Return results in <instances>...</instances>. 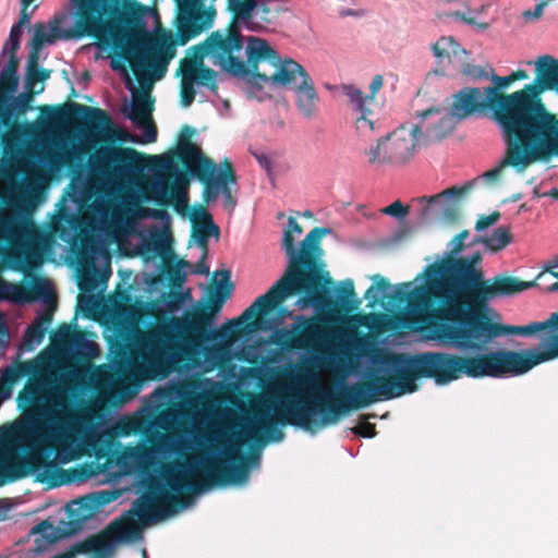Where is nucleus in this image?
I'll list each match as a JSON object with an SVG mask.
<instances>
[{"label":"nucleus","mask_w":558,"mask_h":558,"mask_svg":"<svg viewBox=\"0 0 558 558\" xmlns=\"http://www.w3.org/2000/svg\"><path fill=\"white\" fill-rule=\"evenodd\" d=\"M78 5L80 34H93L105 44H109L110 24L104 19L109 8V0H73Z\"/></svg>","instance_id":"18"},{"label":"nucleus","mask_w":558,"mask_h":558,"mask_svg":"<svg viewBox=\"0 0 558 558\" xmlns=\"http://www.w3.org/2000/svg\"><path fill=\"white\" fill-rule=\"evenodd\" d=\"M448 16L460 20L469 25L476 26L477 21L474 17L468 16L465 13L461 11H454L452 13H449Z\"/></svg>","instance_id":"59"},{"label":"nucleus","mask_w":558,"mask_h":558,"mask_svg":"<svg viewBox=\"0 0 558 558\" xmlns=\"http://www.w3.org/2000/svg\"><path fill=\"white\" fill-rule=\"evenodd\" d=\"M500 219V213L494 211L490 215L482 216L475 223V230L482 231L490 226H494Z\"/></svg>","instance_id":"49"},{"label":"nucleus","mask_w":558,"mask_h":558,"mask_svg":"<svg viewBox=\"0 0 558 558\" xmlns=\"http://www.w3.org/2000/svg\"><path fill=\"white\" fill-rule=\"evenodd\" d=\"M153 192L155 195L156 203L162 206L169 205L171 202V197L174 194L173 187H170L166 182L154 183Z\"/></svg>","instance_id":"43"},{"label":"nucleus","mask_w":558,"mask_h":558,"mask_svg":"<svg viewBox=\"0 0 558 558\" xmlns=\"http://www.w3.org/2000/svg\"><path fill=\"white\" fill-rule=\"evenodd\" d=\"M195 83L196 82H181L180 97L183 107H189L194 101L196 94L194 89Z\"/></svg>","instance_id":"47"},{"label":"nucleus","mask_w":558,"mask_h":558,"mask_svg":"<svg viewBox=\"0 0 558 558\" xmlns=\"http://www.w3.org/2000/svg\"><path fill=\"white\" fill-rule=\"evenodd\" d=\"M51 71L39 66V56L28 54L25 72V89L36 92V83H43L50 77Z\"/></svg>","instance_id":"35"},{"label":"nucleus","mask_w":558,"mask_h":558,"mask_svg":"<svg viewBox=\"0 0 558 558\" xmlns=\"http://www.w3.org/2000/svg\"><path fill=\"white\" fill-rule=\"evenodd\" d=\"M545 137V147L548 149V157L539 159L538 162H547L554 157H558V124L542 133ZM546 195L558 201V189H551Z\"/></svg>","instance_id":"37"},{"label":"nucleus","mask_w":558,"mask_h":558,"mask_svg":"<svg viewBox=\"0 0 558 558\" xmlns=\"http://www.w3.org/2000/svg\"><path fill=\"white\" fill-rule=\"evenodd\" d=\"M142 216L143 217H153L155 219H163L165 217H167V211L165 209L143 208Z\"/></svg>","instance_id":"60"},{"label":"nucleus","mask_w":558,"mask_h":558,"mask_svg":"<svg viewBox=\"0 0 558 558\" xmlns=\"http://www.w3.org/2000/svg\"><path fill=\"white\" fill-rule=\"evenodd\" d=\"M506 146L505 155L499 163L484 173L488 181L496 180L507 167L513 168L518 173L524 172L539 159L548 157L545 147V137L538 132L500 129Z\"/></svg>","instance_id":"11"},{"label":"nucleus","mask_w":558,"mask_h":558,"mask_svg":"<svg viewBox=\"0 0 558 558\" xmlns=\"http://www.w3.org/2000/svg\"><path fill=\"white\" fill-rule=\"evenodd\" d=\"M13 389L0 381V401L4 402L11 398Z\"/></svg>","instance_id":"62"},{"label":"nucleus","mask_w":558,"mask_h":558,"mask_svg":"<svg viewBox=\"0 0 558 558\" xmlns=\"http://www.w3.org/2000/svg\"><path fill=\"white\" fill-rule=\"evenodd\" d=\"M471 183H468L463 186H452L435 196H423L422 201L427 202L429 206L436 202L440 203V216L444 220L453 222L457 221L460 217L461 197L468 193V191L471 189Z\"/></svg>","instance_id":"27"},{"label":"nucleus","mask_w":558,"mask_h":558,"mask_svg":"<svg viewBox=\"0 0 558 558\" xmlns=\"http://www.w3.org/2000/svg\"><path fill=\"white\" fill-rule=\"evenodd\" d=\"M275 66V71L267 75V83L271 82L275 85L279 86H291L295 88L298 77L301 81H305L306 76H310L306 70L296 61L292 59L280 60L278 57V61L276 64H271Z\"/></svg>","instance_id":"28"},{"label":"nucleus","mask_w":558,"mask_h":558,"mask_svg":"<svg viewBox=\"0 0 558 558\" xmlns=\"http://www.w3.org/2000/svg\"><path fill=\"white\" fill-rule=\"evenodd\" d=\"M52 294L50 282L43 277H33L28 284L9 282L0 276V301L24 305L38 299L48 300Z\"/></svg>","instance_id":"19"},{"label":"nucleus","mask_w":558,"mask_h":558,"mask_svg":"<svg viewBox=\"0 0 558 558\" xmlns=\"http://www.w3.org/2000/svg\"><path fill=\"white\" fill-rule=\"evenodd\" d=\"M421 126L401 125L379 137L374 146L364 150L367 163L374 168L402 169L409 166L417 155L421 143Z\"/></svg>","instance_id":"10"},{"label":"nucleus","mask_w":558,"mask_h":558,"mask_svg":"<svg viewBox=\"0 0 558 558\" xmlns=\"http://www.w3.org/2000/svg\"><path fill=\"white\" fill-rule=\"evenodd\" d=\"M293 234H302L303 228L298 222V220L294 217H290L288 219V227H287Z\"/></svg>","instance_id":"61"},{"label":"nucleus","mask_w":558,"mask_h":558,"mask_svg":"<svg viewBox=\"0 0 558 558\" xmlns=\"http://www.w3.org/2000/svg\"><path fill=\"white\" fill-rule=\"evenodd\" d=\"M207 252H203L199 260L194 265V272L199 275H208L209 266L206 264Z\"/></svg>","instance_id":"57"},{"label":"nucleus","mask_w":558,"mask_h":558,"mask_svg":"<svg viewBox=\"0 0 558 558\" xmlns=\"http://www.w3.org/2000/svg\"><path fill=\"white\" fill-rule=\"evenodd\" d=\"M203 16L195 12H186L179 17L178 22V43L185 45L189 40L196 37L204 29Z\"/></svg>","instance_id":"33"},{"label":"nucleus","mask_w":558,"mask_h":558,"mask_svg":"<svg viewBox=\"0 0 558 558\" xmlns=\"http://www.w3.org/2000/svg\"><path fill=\"white\" fill-rule=\"evenodd\" d=\"M151 111L153 100L148 95L143 94L135 98L126 117L135 124L144 128V138L140 140L136 136H130V141L135 143H154L157 140V129L150 117Z\"/></svg>","instance_id":"26"},{"label":"nucleus","mask_w":558,"mask_h":558,"mask_svg":"<svg viewBox=\"0 0 558 558\" xmlns=\"http://www.w3.org/2000/svg\"><path fill=\"white\" fill-rule=\"evenodd\" d=\"M432 50L438 61L442 62L445 60H450L451 53L458 54L460 45L451 36L441 37L432 45Z\"/></svg>","instance_id":"39"},{"label":"nucleus","mask_w":558,"mask_h":558,"mask_svg":"<svg viewBox=\"0 0 558 558\" xmlns=\"http://www.w3.org/2000/svg\"><path fill=\"white\" fill-rule=\"evenodd\" d=\"M144 158L145 155L133 148L102 147L89 157L88 168L92 175L104 178L111 172L133 169Z\"/></svg>","instance_id":"17"},{"label":"nucleus","mask_w":558,"mask_h":558,"mask_svg":"<svg viewBox=\"0 0 558 558\" xmlns=\"http://www.w3.org/2000/svg\"><path fill=\"white\" fill-rule=\"evenodd\" d=\"M463 74L471 76L473 78H482L489 76V73H487L483 68L473 64H465L463 66Z\"/></svg>","instance_id":"54"},{"label":"nucleus","mask_w":558,"mask_h":558,"mask_svg":"<svg viewBox=\"0 0 558 558\" xmlns=\"http://www.w3.org/2000/svg\"><path fill=\"white\" fill-rule=\"evenodd\" d=\"M330 232L328 228L315 227L295 247L294 234L287 228L283 231L282 247L288 256V266L283 276L269 290L258 296L238 319H248L270 313L288 298L304 294L311 302L323 301L326 286L331 282L324 270L320 246L323 238Z\"/></svg>","instance_id":"6"},{"label":"nucleus","mask_w":558,"mask_h":558,"mask_svg":"<svg viewBox=\"0 0 558 558\" xmlns=\"http://www.w3.org/2000/svg\"><path fill=\"white\" fill-rule=\"evenodd\" d=\"M352 433L365 438H372L376 435V425L369 422H362L351 428Z\"/></svg>","instance_id":"48"},{"label":"nucleus","mask_w":558,"mask_h":558,"mask_svg":"<svg viewBox=\"0 0 558 558\" xmlns=\"http://www.w3.org/2000/svg\"><path fill=\"white\" fill-rule=\"evenodd\" d=\"M354 296L355 290L353 281L351 279L343 281L339 290V299L344 303H349Z\"/></svg>","instance_id":"50"},{"label":"nucleus","mask_w":558,"mask_h":558,"mask_svg":"<svg viewBox=\"0 0 558 558\" xmlns=\"http://www.w3.org/2000/svg\"><path fill=\"white\" fill-rule=\"evenodd\" d=\"M246 53L248 72L244 78L260 88L267 83V74L259 72V63L269 62L270 64H276L278 54L265 39L257 37L250 38Z\"/></svg>","instance_id":"21"},{"label":"nucleus","mask_w":558,"mask_h":558,"mask_svg":"<svg viewBox=\"0 0 558 558\" xmlns=\"http://www.w3.org/2000/svg\"><path fill=\"white\" fill-rule=\"evenodd\" d=\"M33 211L27 186L9 180L0 192V262L25 276L43 262Z\"/></svg>","instance_id":"7"},{"label":"nucleus","mask_w":558,"mask_h":558,"mask_svg":"<svg viewBox=\"0 0 558 558\" xmlns=\"http://www.w3.org/2000/svg\"><path fill=\"white\" fill-rule=\"evenodd\" d=\"M51 314L46 312L44 313L37 322L32 324L25 332V341L32 347L34 343L39 344L45 337L46 333V325L50 324Z\"/></svg>","instance_id":"38"},{"label":"nucleus","mask_w":558,"mask_h":558,"mask_svg":"<svg viewBox=\"0 0 558 558\" xmlns=\"http://www.w3.org/2000/svg\"><path fill=\"white\" fill-rule=\"evenodd\" d=\"M31 372L24 364L11 365L1 372L0 381L13 389L14 384Z\"/></svg>","instance_id":"40"},{"label":"nucleus","mask_w":558,"mask_h":558,"mask_svg":"<svg viewBox=\"0 0 558 558\" xmlns=\"http://www.w3.org/2000/svg\"><path fill=\"white\" fill-rule=\"evenodd\" d=\"M191 49L193 50V56L183 58L178 68L181 82H197L208 89L217 92V72L204 65V58L206 56L203 54L198 45L193 46Z\"/></svg>","instance_id":"20"},{"label":"nucleus","mask_w":558,"mask_h":558,"mask_svg":"<svg viewBox=\"0 0 558 558\" xmlns=\"http://www.w3.org/2000/svg\"><path fill=\"white\" fill-rule=\"evenodd\" d=\"M384 215L391 216L398 219H403L410 211L409 206H404L399 199L392 204L384 207L380 210Z\"/></svg>","instance_id":"46"},{"label":"nucleus","mask_w":558,"mask_h":558,"mask_svg":"<svg viewBox=\"0 0 558 558\" xmlns=\"http://www.w3.org/2000/svg\"><path fill=\"white\" fill-rule=\"evenodd\" d=\"M457 277L462 283V293L452 298V310L439 322H432L429 338L452 348L476 353L484 352L497 338L510 335L524 337L541 331H557L558 311L544 322H533L524 326L504 325L490 316L489 302L497 298L512 296L536 286V281H523L517 277L498 275L484 279L483 271L473 269L464 262L457 265ZM436 354L460 356L446 352H425L415 355L388 353L383 357L386 369H371L367 377L356 384L348 385L347 378L354 369L336 368L332 384L335 389L319 385L317 374L306 373L304 381L308 384L313 396L302 400L286 396V425L310 428L313 423L322 427L336 424L339 418L352 410L364 409L375 402L399 398L418 389L416 380L432 378L438 385H447L461 378L449 379L441 367L435 366L432 356ZM465 357V355H461ZM470 378H472L470 376Z\"/></svg>","instance_id":"1"},{"label":"nucleus","mask_w":558,"mask_h":558,"mask_svg":"<svg viewBox=\"0 0 558 558\" xmlns=\"http://www.w3.org/2000/svg\"><path fill=\"white\" fill-rule=\"evenodd\" d=\"M375 286H372L367 289L366 293H365V298L368 299L371 296V293L376 289L378 290H387L390 288V283L387 279H385L384 277H381L380 275H375L372 277Z\"/></svg>","instance_id":"52"},{"label":"nucleus","mask_w":558,"mask_h":558,"mask_svg":"<svg viewBox=\"0 0 558 558\" xmlns=\"http://www.w3.org/2000/svg\"><path fill=\"white\" fill-rule=\"evenodd\" d=\"M110 534L121 541H135L141 537V525L133 515L121 517L109 525Z\"/></svg>","instance_id":"34"},{"label":"nucleus","mask_w":558,"mask_h":558,"mask_svg":"<svg viewBox=\"0 0 558 558\" xmlns=\"http://www.w3.org/2000/svg\"><path fill=\"white\" fill-rule=\"evenodd\" d=\"M148 247H151L159 255L165 256L167 253H171V238L163 232H157L153 235Z\"/></svg>","instance_id":"42"},{"label":"nucleus","mask_w":558,"mask_h":558,"mask_svg":"<svg viewBox=\"0 0 558 558\" xmlns=\"http://www.w3.org/2000/svg\"><path fill=\"white\" fill-rule=\"evenodd\" d=\"M151 161L154 162V167L158 168L160 170H170L174 169L172 160L168 157H159V156H153L149 157Z\"/></svg>","instance_id":"55"},{"label":"nucleus","mask_w":558,"mask_h":558,"mask_svg":"<svg viewBox=\"0 0 558 558\" xmlns=\"http://www.w3.org/2000/svg\"><path fill=\"white\" fill-rule=\"evenodd\" d=\"M114 498L116 495L113 493L102 490L72 500L66 506L69 519L65 523L66 529H58L57 531L49 520H44L32 529L31 534H43L50 542L73 534L80 531L89 518Z\"/></svg>","instance_id":"13"},{"label":"nucleus","mask_w":558,"mask_h":558,"mask_svg":"<svg viewBox=\"0 0 558 558\" xmlns=\"http://www.w3.org/2000/svg\"><path fill=\"white\" fill-rule=\"evenodd\" d=\"M28 8L29 7H24V4H21L20 19L17 21L20 25H29L34 10L28 11Z\"/></svg>","instance_id":"58"},{"label":"nucleus","mask_w":558,"mask_h":558,"mask_svg":"<svg viewBox=\"0 0 558 558\" xmlns=\"http://www.w3.org/2000/svg\"><path fill=\"white\" fill-rule=\"evenodd\" d=\"M512 241L509 227H498L489 236L480 238L477 242L483 243L488 250L498 252L508 246Z\"/></svg>","instance_id":"36"},{"label":"nucleus","mask_w":558,"mask_h":558,"mask_svg":"<svg viewBox=\"0 0 558 558\" xmlns=\"http://www.w3.org/2000/svg\"><path fill=\"white\" fill-rule=\"evenodd\" d=\"M384 85V77L380 74H377L373 77L372 83L369 85V94L366 95L363 93V97H372L373 106L376 101V94Z\"/></svg>","instance_id":"53"},{"label":"nucleus","mask_w":558,"mask_h":558,"mask_svg":"<svg viewBox=\"0 0 558 558\" xmlns=\"http://www.w3.org/2000/svg\"><path fill=\"white\" fill-rule=\"evenodd\" d=\"M39 111L48 123L60 124L71 119L83 118L95 130H107L112 125L109 114L99 108H92L77 102L62 106H40Z\"/></svg>","instance_id":"15"},{"label":"nucleus","mask_w":558,"mask_h":558,"mask_svg":"<svg viewBox=\"0 0 558 558\" xmlns=\"http://www.w3.org/2000/svg\"><path fill=\"white\" fill-rule=\"evenodd\" d=\"M16 401L23 415L14 435L26 454L21 459L5 457L0 460V485L41 469L39 481L51 480V486L89 478L94 474L92 465L73 469L68 473L58 470L54 460H47L44 454L48 449L63 464L81 456L76 416L66 408L65 402L62 399L51 401L41 380L28 381L19 392Z\"/></svg>","instance_id":"2"},{"label":"nucleus","mask_w":558,"mask_h":558,"mask_svg":"<svg viewBox=\"0 0 558 558\" xmlns=\"http://www.w3.org/2000/svg\"><path fill=\"white\" fill-rule=\"evenodd\" d=\"M460 260L476 269L475 265L482 260V256L476 252L471 257L447 258L434 263L426 268L425 283L405 291L411 286V282H405L396 290L395 298L405 301L410 315L417 323L426 325L428 331L432 322H439L452 310L450 300L462 293V283L457 277V265Z\"/></svg>","instance_id":"9"},{"label":"nucleus","mask_w":558,"mask_h":558,"mask_svg":"<svg viewBox=\"0 0 558 558\" xmlns=\"http://www.w3.org/2000/svg\"><path fill=\"white\" fill-rule=\"evenodd\" d=\"M294 92L299 112L310 120L316 118L318 94L311 76H306L305 81H300L299 85H295Z\"/></svg>","instance_id":"30"},{"label":"nucleus","mask_w":558,"mask_h":558,"mask_svg":"<svg viewBox=\"0 0 558 558\" xmlns=\"http://www.w3.org/2000/svg\"><path fill=\"white\" fill-rule=\"evenodd\" d=\"M153 449L158 453H175L184 454L186 450L191 449L190 442L182 437L172 434L156 433L150 438Z\"/></svg>","instance_id":"32"},{"label":"nucleus","mask_w":558,"mask_h":558,"mask_svg":"<svg viewBox=\"0 0 558 558\" xmlns=\"http://www.w3.org/2000/svg\"><path fill=\"white\" fill-rule=\"evenodd\" d=\"M342 94L348 98L351 108L361 116L355 120V128L360 134L372 133L375 130V122L371 119L373 114L372 97H363V92L354 85L343 84L340 86Z\"/></svg>","instance_id":"25"},{"label":"nucleus","mask_w":558,"mask_h":558,"mask_svg":"<svg viewBox=\"0 0 558 558\" xmlns=\"http://www.w3.org/2000/svg\"><path fill=\"white\" fill-rule=\"evenodd\" d=\"M194 134L195 129L190 125H183L178 140L175 154L187 169L199 165L203 162V159H209L202 153V149L196 144L191 142V137Z\"/></svg>","instance_id":"29"},{"label":"nucleus","mask_w":558,"mask_h":558,"mask_svg":"<svg viewBox=\"0 0 558 558\" xmlns=\"http://www.w3.org/2000/svg\"><path fill=\"white\" fill-rule=\"evenodd\" d=\"M206 440L220 441L223 458H201L186 462L172 461L162 466L161 475L170 490L157 487L143 496L136 506L135 514L143 524L160 521L172 515L178 509L189 506L190 494L207 490L213 485L241 484L248 478L246 462H258V456L251 453L247 458L240 454L239 439L221 435H204Z\"/></svg>","instance_id":"3"},{"label":"nucleus","mask_w":558,"mask_h":558,"mask_svg":"<svg viewBox=\"0 0 558 558\" xmlns=\"http://www.w3.org/2000/svg\"><path fill=\"white\" fill-rule=\"evenodd\" d=\"M469 235H470L469 230H462L461 232H459L449 243L450 253L451 254L460 253L464 247V240L468 239Z\"/></svg>","instance_id":"51"},{"label":"nucleus","mask_w":558,"mask_h":558,"mask_svg":"<svg viewBox=\"0 0 558 558\" xmlns=\"http://www.w3.org/2000/svg\"><path fill=\"white\" fill-rule=\"evenodd\" d=\"M256 159L263 168H265L266 170H270L271 160L267 155H265V154L256 155Z\"/></svg>","instance_id":"64"},{"label":"nucleus","mask_w":558,"mask_h":558,"mask_svg":"<svg viewBox=\"0 0 558 558\" xmlns=\"http://www.w3.org/2000/svg\"><path fill=\"white\" fill-rule=\"evenodd\" d=\"M189 171L204 184L202 198L209 203L221 193L225 183H236L238 177L231 161L225 158L217 167L213 159H203V162L189 168Z\"/></svg>","instance_id":"16"},{"label":"nucleus","mask_w":558,"mask_h":558,"mask_svg":"<svg viewBox=\"0 0 558 558\" xmlns=\"http://www.w3.org/2000/svg\"><path fill=\"white\" fill-rule=\"evenodd\" d=\"M77 12L78 5L75 3ZM110 7L104 19L111 25L109 44L102 43L93 34H80L77 22L80 13H76L74 31H63L61 19L54 17L49 23L37 22L33 26V36L29 41V53L39 56L46 45L54 44L59 38L92 36L97 40L100 49L112 48L117 51L120 60L112 59V70L125 71L124 61L130 63L131 69L137 77L150 75L155 80L165 76L168 64L175 56V43L169 32H162L155 36L145 31L123 29L107 19Z\"/></svg>","instance_id":"4"},{"label":"nucleus","mask_w":558,"mask_h":558,"mask_svg":"<svg viewBox=\"0 0 558 558\" xmlns=\"http://www.w3.org/2000/svg\"><path fill=\"white\" fill-rule=\"evenodd\" d=\"M553 267H558V262L553 266H546L545 270L558 279V271L553 270ZM549 290L558 291V280ZM539 348H542V350H496V352L472 357L434 354L432 360L435 366L441 367L444 373H446V377L449 379L458 377L461 372H464L471 377L500 378L507 375L515 376L525 374L541 363L557 359L558 335L547 336L539 343Z\"/></svg>","instance_id":"8"},{"label":"nucleus","mask_w":558,"mask_h":558,"mask_svg":"<svg viewBox=\"0 0 558 558\" xmlns=\"http://www.w3.org/2000/svg\"><path fill=\"white\" fill-rule=\"evenodd\" d=\"M324 319L318 316L298 315L290 328L276 332L275 342L283 350L317 352L327 341Z\"/></svg>","instance_id":"14"},{"label":"nucleus","mask_w":558,"mask_h":558,"mask_svg":"<svg viewBox=\"0 0 558 558\" xmlns=\"http://www.w3.org/2000/svg\"><path fill=\"white\" fill-rule=\"evenodd\" d=\"M439 113L440 109L438 108H430L417 113L421 118V122L418 124H413V126H421L418 136L421 137L422 145L438 143L453 131L456 126L454 119L457 118L451 114V111L439 117L435 123L426 121L429 117L438 116Z\"/></svg>","instance_id":"23"},{"label":"nucleus","mask_w":558,"mask_h":558,"mask_svg":"<svg viewBox=\"0 0 558 558\" xmlns=\"http://www.w3.org/2000/svg\"><path fill=\"white\" fill-rule=\"evenodd\" d=\"M74 347L76 348V353L85 359L94 357L99 352L98 345L85 339L82 332L75 336Z\"/></svg>","instance_id":"41"},{"label":"nucleus","mask_w":558,"mask_h":558,"mask_svg":"<svg viewBox=\"0 0 558 558\" xmlns=\"http://www.w3.org/2000/svg\"><path fill=\"white\" fill-rule=\"evenodd\" d=\"M87 549L97 555H107L111 546L109 542L102 536H94L86 542Z\"/></svg>","instance_id":"45"},{"label":"nucleus","mask_w":558,"mask_h":558,"mask_svg":"<svg viewBox=\"0 0 558 558\" xmlns=\"http://www.w3.org/2000/svg\"><path fill=\"white\" fill-rule=\"evenodd\" d=\"M241 26L235 24L232 17L225 29L211 32L207 38L198 44L203 54H205L214 65L236 77H245L248 68L242 61L238 53L243 49V36Z\"/></svg>","instance_id":"12"},{"label":"nucleus","mask_w":558,"mask_h":558,"mask_svg":"<svg viewBox=\"0 0 558 558\" xmlns=\"http://www.w3.org/2000/svg\"><path fill=\"white\" fill-rule=\"evenodd\" d=\"M83 149L82 148H75L73 151H69L65 154V159H64V162L71 165L72 163V160L74 159H80L81 158V154H83Z\"/></svg>","instance_id":"63"},{"label":"nucleus","mask_w":558,"mask_h":558,"mask_svg":"<svg viewBox=\"0 0 558 558\" xmlns=\"http://www.w3.org/2000/svg\"><path fill=\"white\" fill-rule=\"evenodd\" d=\"M77 333H81V332L74 331L71 329L70 326L63 324L58 327V329L56 330V332L52 336V340L56 343H62V344L71 343L74 345V339Z\"/></svg>","instance_id":"44"},{"label":"nucleus","mask_w":558,"mask_h":558,"mask_svg":"<svg viewBox=\"0 0 558 558\" xmlns=\"http://www.w3.org/2000/svg\"><path fill=\"white\" fill-rule=\"evenodd\" d=\"M276 0H262L255 3V7L247 15L241 16L238 11H232V17L235 24L251 32H262L272 24L279 14Z\"/></svg>","instance_id":"24"},{"label":"nucleus","mask_w":558,"mask_h":558,"mask_svg":"<svg viewBox=\"0 0 558 558\" xmlns=\"http://www.w3.org/2000/svg\"><path fill=\"white\" fill-rule=\"evenodd\" d=\"M194 217L198 219V223L194 227L193 238L203 252L208 250L209 236H219V227L214 222L211 215L204 208L199 207L195 210Z\"/></svg>","instance_id":"31"},{"label":"nucleus","mask_w":558,"mask_h":558,"mask_svg":"<svg viewBox=\"0 0 558 558\" xmlns=\"http://www.w3.org/2000/svg\"><path fill=\"white\" fill-rule=\"evenodd\" d=\"M222 281L209 290L204 305L186 311L182 317L158 319L141 339L138 357L151 372L169 362L190 360L208 339L214 316L219 313L233 290L230 270L220 272Z\"/></svg>","instance_id":"5"},{"label":"nucleus","mask_w":558,"mask_h":558,"mask_svg":"<svg viewBox=\"0 0 558 558\" xmlns=\"http://www.w3.org/2000/svg\"><path fill=\"white\" fill-rule=\"evenodd\" d=\"M493 101L485 90L482 92L477 87H464L454 95L450 111L458 120H463L475 112L485 110L493 112Z\"/></svg>","instance_id":"22"},{"label":"nucleus","mask_w":558,"mask_h":558,"mask_svg":"<svg viewBox=\"0 0 558 558\" xmlns=\"http://www.w3.org/2000/svg\"><path fill=\"white\" fill-rule=\"evenodd\" d=\"M230 184L231 183H225L221 186V194L223 195L226 206L233 208L236 204V199L232 195Z\"/></svg>","instance_id":"56"}]
</instances>
